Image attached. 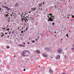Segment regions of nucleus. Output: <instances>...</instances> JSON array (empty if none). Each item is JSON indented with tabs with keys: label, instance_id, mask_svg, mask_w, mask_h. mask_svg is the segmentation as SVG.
Instances as JSON below:
<instances>
[{
	"label": "nucleus",
	"instance_id": "f257e3e1",
	"mask_svg": "<svg viewBox=\"0 0 74 74\" xmlns=\"http://www.w3.org/2000/svg\"><path fill=\"white\" fill-rule=\"evenodd\" d=\"M48 15H50V16H51L48 19V22H49V21H52L54 19V17L53 16H52V14H49Z\"/></svg>",
	"mask_w": 74,
	"mask_h": 74
},
{
	"label": "nucleus",
	"instance_id": "f03ea898",
	"mask_svg": "<svg viewBox=\"0 0 74 74\" xmlns=\"http://www.w3.org/2000/svg\"><path fill=\"white\" fill-rule=\"evenodd\" d=\"M28 52V53H29L30 52V51H29L27 50H24L23 51V53L22 54V55L23 56H24L25 53H26V52Z\"/></svg>",
	"mask_w": 74,
	"mask_h": 74
},
{
	"label": "nucleus",
	"instance_id": "7ed1b4c3",
	"mask_svg": "<svg viewBox=\"0 0 74 74\" xmlns=\"http://www.w3.org/2000/svg\"><path fill=\"white\" fill-rule=\"evenodd\" d=\"M62 51V50L61 49H60L58 50V52L60 53Z\"/></svg>",
	"mask_w": 74,
	"mask_h": 74
},
{
	"label": "nucleus",
	"instance_id": "20e7f679",
	"mask_svg": "<svg viewBox=\"0 0 74 74\" xmlns=\"http://www.w3.org/2000/svg\"><path fill=\"white\" fill-rule=\"evenodd\" d=\"M49 73L51 74H52V73H53V71H52V70L51 68H50L49 69Z\"/></svg>",
	"mask_w": 74,
	"mask_h": 74
},
{
	"label": "nucleus",
	"instance_id": "39448f33",
	"mask_svg": "<svg viewBox=\"0 0 74 74\" xmlns=\"http://www.w3.org/2000/svg\"><path fill=\"white\" fill-rule=\"evenodd\" d=\"M60 58V55H58L57 56L56 59H59Z\"/></svg>",
	"mask_w": 74,
	"mask_h": 74
},
{
	"label": "nucleus",
	"instance_id": "423d86ee",
	"mask_svg": "<svg viewBox=\"0 0 74 74\" xmlns=\"http://www.w3.org/2000/svg\"><path fill=\"white\" fill-rule=\"evenodd\" d=\"M25 20H26V21L28 22V21H29V18L27 16H26V17H25Z\"/></svg>",
	"mask_w": 74,
	"mask_h": 74
},
{
	"label": "nucleus",
	"instance_id": "0eeeda50",
	"mask_svg": "<svg viewBox=\"0 0 74 74\" xmlns=\"http://www.w3.org/2000/svg\"><path fill=\"white\" fill-rule=\"evenodd\" d=\"M23 20H25V22H26V20L25 18H22V21L23 22Z\"/></svg>",
	"mask_w": 74,
	"mask_h": 74
},
{
	"label": "nucleus",
	"instance_id": "6e6552de",
	"mask_svg": "<svg viewBox=\"0 0 74 74\" xmlns=\"http://www.w3.org/2000/svg\"><path fill=\"white\" fill-rule=\"evenodd\" d=\"M43 56H44V57H47V56H48V55H47L45 54V53L43 54Z\"/></svg>",
	"mask_w": 74,
	"mask_h": 74
},
{
	"label": "nucleus",
	"instance_id": "1a4fd4ad",
	"mask_svg": "<svg viewBox=\"0 0 74 74\" xmlns=\"http://www.w3.org/2000/svg\"><path fill=\"white\" fill-rule=\"evenodd\" d=\"M31 9L32 10V11H34V10H36V8H31Z\"/></svg>",
	"mask_w": 74,
	"mask_h": 74
},
{
	"label": "nucleus",
	"instance_id": "9d476101",
	"mask_svg": "<svg viewBox=\"0 0 74 74\" xmlns=\"http://www.w3.org/2000/svg\"><path fill=\"white\" fill-rule=\"evenodd\" d=\"M6 8L7 10H8V11L9 10H10V9L8 8V7H6V8Z\"/></svg>",
	"mask_w": 74,
	"mask_h": 74
},
{
	"label": "nucleus",
	"instance_id": "9b49d317",
	"mask_svg": "<svg viewBox=\"0 0 74 74\" xmlns=\"http://www.w3.org/2000/svg\"><path fill=\"white\" fill-rule=\"evenodd\" d=\"M36 52H37V53H40V51L38 50H37Z\"/></svg>",
	"mask_w": 74,
	"mask_h": 74
},
{
	"label": "nucleus",
	"instance_id": "f8f14e48",
	"mask_svg": "<svg viewBox=\"0 0 74 74\" xmlns=\"http://www.w3.org/2000/svg\"><path fill=\"white\" fill-rule=\"evenodd\" d=\"M56 8H58V5H56L55 6Z\"/></svg>",
	"mask_w": 74,
	"mask_h": 74
},
{
	"label": "nucleus",
	"instance_id": "ddd939ff",
	"mask_svg": "<svg viewBox=\"0 0 74 74\" xmlns=\"http://www.w3.org/2000/svg\"><path fill=\"white\" fill-rule=\"evenodd\" d=\"M19 46H20L21 47H25V46L22 45H19Z\"/></svg>",
	"mask_w": 74,
	"mask_h": 74
},
{
	"label": "nucleus",
	"instance_id": "4468645a",
	"mask_svg": "<svg viewBox=\"0 0 74 74\" xmlns=\"http://www.w3.org/2000/svg\"><path fill=\"white\" fill-rule=\"evenodd\" d=\"M16 7H18V3H16V5H15Z\"/></svg>",
	"mask_w": 74,
	"mask_h": 74
},
{
	"label": "nucleus",
	"instance_id": "2eb2a0df",
	"mask_svg": "<svg viewBox=\"0 0 74 74\" xmlns=\"http://www.w3.org/2000/svg\"><path fill=\"white\" fill-rule=\"evenodd\" d=\"M30 18H31V21H32H32H33V19H34V18H32V17H30Z\"/></svg>",
	"mask_w": 74,
	"mask_h": 74
},
{
	"label": "nucleus",
	"instance_id": "dca6fc26",
	"mask_svg": "<svg viewBox=\"0 0 74 74\" xmlns=\"http://www.w3.org/2000/svg\"><path fill=\"white\" fill-rule=\"evenodd\" d=\"M8 22H10V17H9V18H8Z\"/></svg>",
	"mask_w": 74,
	"mask_h": 74
},
{
	"label": "nucleus",
	"instance_id": "f3484780",
	"mask_svg": "<svg viewBox=\"0 0 74 74\" xmlns=\"http://www.w3.org/2000/svg\"><path fill=\"white\" fill-rule=\"evenodd\" d=\"M28 28L27 27L26 28V30H28Z\"/></svg>",
	"mask_w": 74,
	"mask_h": 74
},
{
	"label": "nucleus",
	"instance_id": "a211bd4d",
	"mask_svg": "<svg viewBox=\"0 0 74 74\" xmlns=\"http://www.w3.org/2000/svg\"><path fill=\"white\" fill-rule=\"evenodd\" d=\"M74 21V19H71L70 20V21Z\"/></svg>",
	"mask_w": 74,
	"mask_h": 74
},
{
	"label": "nucleus",
	"instance_id": "6ab92c4d",
	"mask_svg": "<svg viewBox=\"0 0 74 74\" xmlns=\"http://www.w3.org/2000/svg\"><path fill=\"white\" fill-rule=\"evenodd\" d=\"M52 24L53 25H55V24L54 23H52Z\"/></svg>",
	"mask_w": 74,
	"mask_h": 74
},
{
	"label": "nucleus",
	"instance_id": "aec40b11",
	"mask_svg": "<svg viewBox=\"0 0 74 74\" xmlns=\"http://www.w3.org/2000/svg\"><path fill=\"white\" fill-rule=\"evenodd\" d=\"M2 7H3V8H5L6 7V6H2Z\"/></svg>",
	"mask_w": 74,
	"mask_h": 74
},
{
	"label": "nucleus",
	"instance_id": "412c9836",
	"mask_svg": "<svg viewBox=\"0 0 74 74\" xmlns=\"http://www.w3.org/2000/svg\"><path fill=\"white\" fill-rule=\"evenodd\" d=\"M41 6H42V4H40V5H39V7H41Z\"/></svg>",
	"mask_w": 74,
	"mask_h": 74
},
{
	"label": "nucleus",
	"instance_id": "4be33fe9",
	"mask_svg": "<svg viewBox=\"0 0 74 74\" xmlns=\"http://www.w3.org/2000/svg\"><path fill=\"white\" fill-rule=\"evenodd\" d=\"M66 36H67L68 38H69V36L68 35V34H66Z\"/></svg>",
	"mask_w": 74,
	"mask_h": 74
},
{
	"label": "nucleus",
	"instance_id": "5701e85b",
	"mask_svg": "<svg viewBox=\"0 0 74 74\" xmlns=\"http://www.w3.org/2000/svg\"><path fill=\"white\" fill-rule=\"evenodd\" d=\"M21 33H23V31H21Z\"/></svg>",
	"mask_w": 74,
	"mask_h": 74
},
{
	"label": "nucleus",
	"instance_id": "b1692460",
	"mask_svg": "<svg viewBox=\"0 0 74 74\" xmlns=\"http://www.w3.org/2000/svg\"><path fill=\"white\" fill-rule=\"evenodd\" d=\"M14 33H15V32L13 31L12 32V34H14Z\"/></svg>",
	"mask_w": 74,
	"mask_h": 74
},
{
	"label": "nucleus",
	"instance_id": "393cba45",
	"mask_svg": "<svg viewBox=\"0 0 74 74\" xmlns=\"http://www.w3.org/2000/svg\"><path fill=\"white\" fill-rule=\"evenodd\" d=\"M6 30H10V28L8 29H6Z\"/></svg>",
	"mask_w": 74,
	"mask_h": 74
},
{
	"label": "nucleus",
	"instance_id": "a878e982",
	"mask_svg": "<svg viewBox=\"0 0 74 74\" xmlns=\"http://www.w3.org/2000/svg\"><path fill=\"white\" fill-rule=\"evenodd\" d=\"M71 49H72L73 50V51H74V48H71Z\"/></svg>",
	"mask_w": 74,
	"mask_h": 74
},
{
	"label": "nucleus",
	"instance_id": "bb28decb",
	"mask_svg": "<svg viewBox=\"0 0 74 74\" xmlns=\"http://www.w3.org/2000/svg\"><path fill=\"white\" fill-rule=\"evenodd\" d=\"M8 14L6 15V17H7L8 16Z\"/></svg>",
	"mask_w": 74,
	"mask_h": 74
},
{
	"label": "nucleus",
	"instance_id": "cd10ccee",
	"mask_svg": "<svg viewBox=\"0 0 74 74\" xmlns=\"http://www.w3.org/2000/svg\"><path fill=\"white\" fill-rule=\"evenodd\" d=\"M23 71H26V69H23Z\"/></svg>",
	"mask_w": 74,
	"mask_h": 74
},
{
	"label": "nucleus",
	"instance_id": "c85d7f7f",
	"mask_svg": "<svg viewBox=\"0 0 74 74\" xmlns=\"http://www.w3.org/2000/svg\"><path fill=\"white\" fill-rule=\"evenodd\" d=\"M2 29H3H3H5V28H3Z\"/></svg>",
	"mask_w": 74,
	"mask_h": 74
},
{
	"label": "nucleus",
	"instance_id": "c756f323",
	"mask_svg": "<svg viewBox=\"0 0 74 74\" xmlns=\"http://www.w3.org/2000/svg\"><path fill=\"white\" fill-rule=\"evenodd\" d=\"M7 48H10V47L9 46L7 47Z\"/></svg>",
	"mask_w": 74,
	"mask_h": 74
},
{
	"label": "nucleus",
	"instance_id": "7c9ffc66",
	"mask_svg": "<svg viewBox=\"0 0 74 74\" xmlns=\"http://www.w3.org/2000/svg\"><path fill=\"white\" fill-rule=\"evenodd\" d=\"M72 18H74V16L73 15L72 16Z\"/></svg>",
	"mask_w": 74,
	"mask_h": 74
},
{
	"label": "nucleus",
	"instance_id": "2f4dec72",
	"mask_svg": "<svg viewBox=\"0 0 74 74\" xmlns=\"http://www.w3.org/2000/svg\"><path fill=\"white\" fill-rule=\"evenodd\" d=\"M34 42H35L34 40L32 41V42H33L34 43Z\"/></svg>",
	"mask_w": 74,
	"mask_h": 74
},
{
	"label": "nucleus",
	"instance_id": "473e14b6",
	"mask_svg": "<svg viewBox=\"0 0 74 74\" xmlns=\"http://www.w3.org/2000/svg\"><path fill=\"white\" fill-rule=\"evenodd\" d=\"M23 44H24V45L26 44V43H25V42H24Z\"/></svg>",
	"mask_w": 74,
	"mask_h": 74
},
{
	"label": "nucleus",
	"instance_id": "72a5a7b5",
	"mask_svg": "<svg viewBox=\"0 0 74 74\" xmlns=\"http://www.w3.org/2000/svg\"><path fill=\"white\" fill-rule=\"evenodd\" d=\"M3 34H2V35L1 36V37H3Z\"/></svg>",
	"mask_w": 74,
	"mask_h": 74
},
{
	"label": "nucleus",
	"instance_id": "f704fd0d",
	"mask_svg": "<svg viewBox=\"0 0 74 74\" xmlns=\"http://www.w3.org/2000/svg\"><path fill=\"white\" fill-rule=\"evenodd\" d=\"M39 38H40V37L38 36V39Z\"/></svg>",
	"mask_w": 74,
	"mask_h": 74
},
{
	"label": "nucleus",
	"instance_id": "c9c22d12",
	"mask_svg": "<svg viewBox=\"0 0 74 74\" xmlns=\"http://www.w3.org/2000/svg\"><path fill=\"white\" fill-rule=\"evenodd\" d=\"M8 34V33H7V32L5 33V34Z\"/></svg>",
	"mask_w": 74,
	"mask_h": 74
},
{
	"label": "nucleus",
	"instance_id": "e433bc0d",
	"mask_svg": "<svg viewBox=\"0 0 74 74\" xmlns=\"http://www.w3.org/2000/svg\"><path fill=\"white\" fill-rule=\"evenodd\" d=\"M73 47H74V44L73 45Z\"/></svg>",
	"mask_w": 74,
	"mask_h": 74
},
{
	"label": "nucleus",
	"instance_id": "4c0bfd02",
	"mask_svg": "<svg viewBox=\"0 0 74 74\" xmlns=\"http://www.w3.org/2000/svg\"><path fill=\"white\" fill-rule=\"evenodd\" d=\"M10 16H12V14H11Z\"/></svg>",
	"mask_w": 74,
	"mask_h": 74
},
{
	"label": "nucleus",
	"instance_id": "58836bf2",
	"mask_svg": "<svg viewBox=\"0 0 74 74\" xmlns=\"http://www.w3.org/2000/svg\"><path fill=\"white\" fill-rule=\"evenodd\" d=\"M26 56H27H27H28V55H27Z\"/></svg>",
	"mask_w": 74,
	"mask_h": 74
},
{
	"label": "nucleus",
	"instance_id": "ea45409f",
	"mask_svg": "<svg viewBox=\"0 0 74 74\" xmlns=\"http://www.w3.org/2000/svg\"><path fill=\"white\" fill-rule=\"evenodd\" d=\"M1 8L0 9V11H1Z\"/></svg>",
	"mask_w": 74,
	"mask_h": 74
},
{
	"label": "nucleus",
	"instance_id": "a19ab883",
	"mask_svg": "<svg viewBox=\"0 0 74 74\" xmlns=\"http://www.w3.org/2000/svg\"><path fill=\"white\" fill-rule=\"evenodd\" d=\"M62 74H66L65 73H63Z\"/></svg>",
	"mask_w": 74,
	"mask_h": 74
},
{
	"label": "nucleus",
	"instance_id": "79ce46f5",
	"mask_svg": "<svg viewBox=\"0 0 74 74\" xmlns=\"http://www.w3.org/2000/svg\"><path fill=\"white\" fill-rule=\"evenodd\" d=\"M28 44H29V42H28Z\"/></svg>",
	"mask_w": 74,
	"mask_h": 74
},
{
	"label": "nucleus",
	"instance_id": "37998d69",
	"mask_svg": "<svg viewBox=\"0 0 74 74\" xmlns=\"http://www.w3.org/2000/svg\"><path fill=\"white\" fill-rule=\"evenodd\" d=\"M38 40L37 39H36V41H37Z\"/></svg>",
	"mask_w": 74,
	"mask_h": 74
},
{
	"label": "nucleus",
	"instance_id": "c03bdc74",
	"mask_svg": "<svg viewBox=\"0 0 74 74\" xmlns=\"http://www.w3.org/2000/svg\"><path fill=\"white\" fill-rule=\"evenodd\" d=\"M47 49H48V48H46V50H47Z\"/></svg>",
	"mask_w": 74,
	"mask_h": 74
},
{
	"label": "nucleus",
	"instance_id": "a18cd8bd",
	"mask_svg": "<svg viewBox=\"0 0 74 74\" xmlns=\"http://www.w3.org/2000/svg\"><path fill=\"white\" fill-rule=\"evenodd\" d=\"M47 17H48V18H49V16H47Z\"/></svg>",
	"mask_w": 74,
	"mask_h": 74
},
{
	"label": "nucleus",
	"instance_id": "49530a36",
	"mask_svg": "<svg viewBox=\"0 0 74 74\" xmlns=\"http://www.w3.org/2000/svg\"><path fill=\"white\" fill-rule=\"evenodd\" d=\"M57 33V32H55V33Z\"/></svg>",
	"mask_w": 74,
	"mask_h": 74
},
{
	"label": "nucleus",
	"instance_id": "de8ad7c7",
	"mask_svg": "<svg viewBox=\"0 0 74 74\" xmlns=\"http://www.w3.org/2000/svg\"><path fill=\"white\" fill-rule=\"evenodd\" d=\"M61 44H62V42H61Z\"/></svg>",
	"mask_w": 74,
	"mask_h": 74
},
{
	"label": "nucleus",
	"instance_id": "09e8293b",
	"mask_svg": "<svg viewBox=\"0 0 74 74\" xmlns=\"http://www.w3.org/2000/svg\"><path fill=\"white\" fill-rule=\"evenodd\" d=\"M14 56V57H16V56Z\"/></svg>",
	"mask_w": 74,
	"mask_h": 74
},
{
	"label": "nucleus",
	"instance_id": "8fccbe9b",
	"mask_svg": "<svg viewBox=\"0 0 74 74\" xmlns=\"http://www.w3.org/2000/svg\"><path fill=\"white\" fill-rule=\"evenodd\" d=\"M62 40H63V39H62L61 40V41H62Z\"/></svg>",
	"mask_w": 74,
	"mask_h": 74
},
{
	"label": "nucleus",
	"instance_id": "3c124183",
	"mask_svg": "<svg viewBox=\"0 0 74 74\" xmlns=\"http://www.w3.org/2000/svg\"><path fill=\"white\" fill-rule=\"evenodd\" d=\"M65 58H66V56H65Z\"/></svg>",
	"mask_w": 74,
	"mask_h": 74
},
{
	"label": "nucleus",
	"instance_id": "603ef678",
	"mask_svg": "<svg viewBox=\"0 0 74 74\" xmlns=\"http://www.w3.org/2000/svg\"><path fill=\"white\" fill-rule=\"evenodd\" d=\"M9 34H11V33L10 32H9Z\"/></svg>",
	"mask_w": 74,
	"mask_h": 74
},
{
	"label": "nucleus",
	"instance_id": "864d4df0",
	"mask_svg": "<svg viewBox=\"0 0 74 74\" xmlns=\"http://www.w3.org/2000/svg\"><path fill=\"white\" fill-rule=\"evenodd\" d=\"M8 36V37H9V36Z\"/></svg>",
	"mask_w": 74,
	"mask_h": 74
},
{
	"label": "nucleus",
	"instance_id": "5fc2aeb1",
	"mask_svg": "<svg viewBox=\"0 0 74 74\" xmlns=\"http://www.w3.org/2000/svg\"><path fill=\"white\" fill-rule=\"evenodd\" d=\"M19 27H18V29H19Z\"/></svg>",
	"mask_w": 74,
	"mask_h": 74
},
{
	"label": "nucleus",
	"instance_id": "6e6d98bb",
	"mask_svg": "<svg viewBox=\"0 0 74 74\" xmlns=\"http://www.w3.org/2000/svg\"><path fill=\"white\" fill-rule=\"evenodd\" d=\"M13 13H14V12H13L12 13L13 14Z\"/></svg>",
	"mask_w": 74,
	"mask_h": 74
},
{
	"label": "nucleus",
	"instance_id": "4d7b16f0",
	"mask_svg": "<svg viewBox=\"0 0 74 74\" xmlns=\"http://www.w3.org/2000/svg\"><path fill=\"white\" fill-rule=\"evenodd\" d=\"M8 25H7V27H8Z\"/></svg>",
	"mask_w": 74,
	"mask_h": 74
},
{
	"label": "nucleus",
	"instance_id": "13d9d810",
	"mask_svg": "<svg viewBox=\"0 0 74 74\" xmlns=\"http://www.w3.org/2000/svg\"><path fill=\"white\" fill-rule=\"evenodd\" d=\"M4 4H5V3H4Z\"/></svg>",
	"mask_w": 74,
	"mask_h": 74
},
{
	"label": "nucleus",
	"instance_id": "bf43d9fd",
	"mask_svg": "<svg viewBox=\"0 0 74 74\" xmlns=\"http://www.w3.org/2000/svg\"><path fill=\"white\" fill-rule=\"evenodd\" d=\"M65 5H66V4H65Z\"/></svg>",
	"mask_w": 74,
	"mask_h": 74
},
{
	"label": "nucleus",
	"instance_id": "052dcab7",
	"mask_svg": "<svg viewBox=\"0 0 74 74\" xmlns=\"http://www.w3.org/2000/svg\"><path fill=\"white\" fill-rule=\"evenodd\" d=\"M8 32H10V31H8Z\"/></svg>",
	"mask_w": 74,
	"mask_h": 74
},
{
	"label": "nucleus",
	"instance_id": "680f3d73",
	"mask_svg": "<svg viewBox=\"0 0 74 74\" xmlns=\"http://www.w3.org/2000/svg\"><path fill=\"white\" fill-rule=\"evenodd\" d=\"M22 14H23V13Z\"/></svg>",
	"mask_w": 74,
	"mask_h": 74
},
{
	"label": "nucleus",
	"instance_id": "e2e57ef3",
	"mask_svg": "<svg viewBox=\"0 0 74 74\" xmlns=\"http://www.w3.org/2000/svg\"><path fill=\"white\" fill-rule=\"evenodd\" d=\"M69 32H71V31H70Z\"/></svg>",
	"mask_w": 74,
	"mask_h": 74
},
{
	"label": "nucleus",
	"instance_id": "0e129e2a",
	"mask_svg": "<svg viewBox=\"0 0 74 74\" xmlns=\"http://www.w3.org/2000/svg\"><path fill=\"white\" fill-rule=\"evenodd\" d=\"M55 37H56V36H55Z\"/></svg>",
	"mask_w": 74,
	"mask_h": 74
},
{
	"label": "nucleus",
	"instance_id": "69168bd1",
	"mask_svg": "<svg viewBox=\"0 0 74 74\" xmlns=\"http://www.w3.org/2000/svg\"><path fill=\"white\" fill-rule=\"evenodd\" d=\"M39 67H40V66H39Z\"/></svg>",
	"mask_w": 74,
	"mask_h": 74
},
{
	"label": "nucleus",
	"instance_id": "338daca9",
	"mask_svg": "<svg viewBox=\"0 0 74 74\" xmlns=\"http://www.w3.org/2000/svg\"><path fill=\"white\" fill-rule=\"evenodd\" d=\"M43 3H44V2Z\"/></svg>",
	"mask_w": 74,
	"mask_h": 74
},
{
	"label": "nucleus",
	"instance_id": "774afa93",
	"mask_svg": "<svg viewBox=\"0 0 74 74\" xmlns=\"http://www.w3.org/2000/svg\"><path fill=\"white\" fill-rule=\"evenodd\" d=\"M43 4H44V3H43Z\"/></svg>",
	"mask_w": 74,
	"mask_h": 74
}]
</instances>
